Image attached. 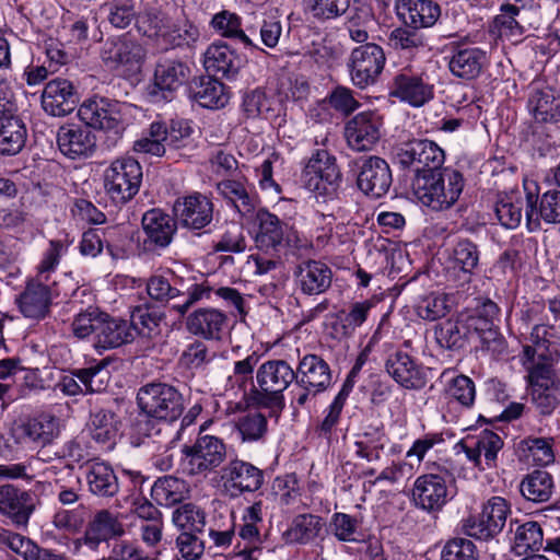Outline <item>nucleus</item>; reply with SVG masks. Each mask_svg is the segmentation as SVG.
<instances>
[{"label":"nucleus","instance_id":"nucleus-2","mask_svg":"<svg viewBox=\"0 0 560 560\" xmlns=\"http://www.w3.org/2000/svg\"><path fill=\"white\" fill-rule=\"evenodd\" d=\"M464 186L465 179L458 171L443 168L416 174L412 192L422 206L433 211H443L457 202Z\"/></svg>","mask_w":560,"mask_h":560},{"label":"nucleus","instance_id":"nucleus-17","mask_svg":"<svg viewBox=\"0 0 560 560\" xmlns=\"http://www.w3.org/2000/svg\"><path fill=\"white\" fill-rule=\"evenodd\" d=\"M383 117L374 110L353 116L345 127L348 145L358 152L372 150L382 138Z\"/></svg>","mask_w":560,"mask_h":560},{"label":"nucleus","instance_id":"nucleus-44","mask_svg":"<svg viewBox=\"0 0 560 560\" xmlns=\"http://www.w3.org/2000/svg\"><path fill=\"white\" fill-rule=\"evenodd\" d=\"M86 481L92 493L112 497L118 491L117 477L112 467L104 462H92L88 466Z\"/></svg>","mask_w":560,"mask_h":560},{"label":"nucleus","instance_id":"nucleus-9","mask_svg":"<svg viewBox=\"0 0 560 560\" xmlns=\"http://www.w3.org/2000/svg\"><path fill=\"white\" fill-rule=\"evenodd\" d=\"M255 242L258 247L269 249L277 248L283 242L294 248L302 249L308 246L302 241L299 233L266 209H259L254 213Z\"/></svg>","mask_w":560,"mask_h":560},{"label":"nucleus","instance_id":"nucleus-33","mask_svg":"<svg viewBox=\"0 0 560 560\" xmlns=\"http://www.w3.org/2000/svg\"><path fill=\"white\" fill-rule=\"evenodd\" d=\"M386 371L406 388H419L424 384L423 368L405 351L398 350L388 357Z\"/></svg>","mask_w":560,"mask_h":560},{"label":"nucleus","instance_id":"nucleus-63","mask_svg":"<svg viewBox=\"0 0 560 560\" xmlns=\"http://www.w3.org/2000/svg\"><path fill=\"white\" fill-rule=\"evenodd\" d=\"M350 3L351 0H306L305 9L314 19L326 21L343 15Z\"/></svg>","mask_w":560,"mask_h":560},{"label":"nucleus","instance_id":"nucleus-42","mask_svg":"<svg viewBox=\"0 0 560 560\" xmlns=\"http://www.w3.org/2000/svg\"><path fill=\"white\" fill-rule=\"evenodd\" d=\"M26 128L16 115L0 117V153L15 155L24 147Z\"/></svg>","mask_w":560,"mask_h":560},{"label":"nucleus","instance_id":"nucleus-43","mask_svg":"<svg viewBox=\"0 0 560 560\" xmlns=\"http://www.w3.org/2000/svg\"><path fill=\"white\" fill-rule=\"evenodd\" d=\"M529 112L539 122L560 120V97L551 88L536 91L528 102Z\"/></svg>","mask_w":560,"mask_h":560},{"label":"nucleus","instance_id":"nucleus-12","mask_svg":"<svg viewBox=\"0 0 560 560\" xmlns=\"http://www.w3.org/2000/svg\"><path fill=\"white\" fill-rule=\"evenodd\" d=\"M395 159L399 164L413 167L417 174L438 171L444 163V151L428 139H412L401 142L395 151Z\"/></svg>","mask_w":560,"mask_h":560},{"label":"nucleus","instance_id":"nucleus-34","mask_svg":"<svg viewBox=\"0 0 560 560\" xmlns=\"http://www.w3.org/2000/svg\"><path fill=\"white\" fill-rule=\"evenodd\" d=\"M295 378V371L284 360L266 361L256 372L258 386L271 394L282 393Z\"/></svg>","mask_w":560,"mask_h":560},{"label":"nucleus","instance_id":"nucleus-1","mask_svg":"<svg viewBox=\"0 0 560 560\" xmlns=\"http://www.w3.org/2000/svg\"><path fill=\"white\" fill-rule=\"evenodd\" d=\"M550 328L536 325L530 332L533 345L523 349L521 362L527 371V381L534 405L542 415H550L560 402V373L551 364L556 349H551Z\"/></svg>","mask_w":560,"mask_h":560},{"label":"nucleus","instance_id":"nucleus-53","mask_svg":"<svg viewBox=\"0 0 560 560\" xmlns=\"http://www.w3.org/2000/svg\"><path fill=\"white\" fill-rule=\"evenodd\" d=\"M162 316L155 310L149 307H136L131 313L129 324L135 329V337L154 339L161 334Z\"/></svg>","mask_w":560,"mask_h":560},{"label":"nucleus","instance_id":"nucleus-39","mask_svg":"<svg viewBox=\"0 0 560 560\" xmlns=\"http://www.w3.org/2000/svg\"><path fill=\"white\" fill-rule=\"evenodd\" d=\"M142 229L148 240L159 247H167L175 234L176 223L170 214L151 209L142 217Z\"/></svg>","mask_w":560,"mask_h":560},{"label":"nucleus","instance_id":"nucleus-7","mask_svg":"<svg viewBox=\"0 0 560 560\" xmlns=\"http://www.w3.org/2000/svg\"><path fill=\"white\" fill-rule=\"evenodd\" d=\"M182 468L191 476H206L219 467L226 455L222 440L213 435H203L192 445L183 447Z\"/></svg>","mask_w":560,"mask_h":560},{"label":"nucleus","instance_id":"nucleus-8","mask_svg":"<svg viewBox=\"0 0 560 560\" xmlns=\"http://www.w3.org/2000/svg\"><path fill=\"white\" fill-rule=\"evenodd\" d=\"M138 30L143 35L161 39L165 45L173 47L188 46L199 37V31L195 25L188 22L179 25L161 12L141 16L138 20Z\"/></svg>","mask_w":560,"mask_h":560},{"label":"nucleus","instance_id":"nucleus-4","mask_svg":"<svg viewBox=\"0 0 560 560\" xmlns=\"http://www.w3.org/2000/svg\"><path fill=\"white\" fill-rule=\"evenodd\" d=\"M140 410L150 418L173 422L184 410L180 393L173 386L163 383H151L142 386L137 394Z\"/></svg>","mask_w":560,"mask_h":560},{"label":"nucleus","instance_id":"nucleus-29","mask_svg":"<svg viewBox=\"0 0 560 560\" xmlns=\"http://www.w3.org/2000/svg\"><path fill=\"white\" fill-rule=\"evenodd\" d=\"M57 144L65 156L74 160L89 156L93 152L95 138L86 128L67 125L59 128Z\"/></svg>","mask_w":560,"mask_h":560},{"label":"nucleus","instance_id":"nucleus-48","mask_svg":"<svg viewBox=\"0 0 560 560\" xmlns=\"http://www.w3.org/2000/svg\"><path fill=\"white\" fill-rule=\"evenodd\" d=\"M324 523L319 516L312 514L298 515L284 532V539L290 544H307L317 538Z\"/></svg>","mask_w":560,"mask_h":560},{"label":"nucleus","instance_id":"nucleus-58","mask_svg":"<svg viewBox=\"0 0 560 560\" xmlns=\"http://www.w3.org/2000/svg\"><path fill=\"white\" fill-rule=\"evenodd\" d=\"M259 362V354L252 352L245 359L234 362L233 373L228 376L226 386L230 390H241L243 394L253 381L255 366Z\"/></svg>","mask_w":560,"mask_h":560},{"label":"nucleus","instance_id":"nucleus-52","mask_svg":"<svg viewBox=\"0 0 560 560\" xmlns=\"http://www.w3.org/2000/svg\"><path fill=\"white\" fill-rule=\"evenodd\" d=\"M523 458L532 465L547 466L555 460L552 440L547 438H528L521 442Z\"/></svg>","mask_w":560,"mask_h":560},{"label":"nucleus","instance_id":"nucleus-5","mask_svg":"<svg viewBox=\"0 0 560 560\" xmlns=\"http://www.w3.org/2000/svg\"><path fill=\"white\" fill-rule=\"evenodd\" d=\"M439 382L442 384L440 404L443 418L447 422H455L458 415L470 409L476 399L474 381L464 375L455 374L453 370H444Z\"/></svg>","mask_w":560,"mask_h":560},{"label":"nucleus","instance_id":"nucleus-3","mask_svg":"<svg viewBox=\"0 0 560 560\" xmlns=\"http://www.w3.org/2000/svg\"><path fill=\"white\" fill-rule=\"evenodd\" d=\"M142 177V166L136 159L120 156L104 171V190L115 206H124L138 194Z\"/></svg>","mask_w":560,"mask_h":560},{"label":"nucleus","instance_id":"nucleus-14","mask_svg":"<svg viewBox=\"0 0 560 560\" xmlns=\"http://www.w3.org/2000/svg\"><path fill=\"white\" fill-rule=\"evenodd\" d=\"M60 433V421L50 413H42L35 418L15 420L11 427V436L22 447L45 446L50 444Z\"/></svg>","mask_w":560,"mask_h":560},{"label":"nucleus","instance_id":"nucleus-49","mask_svg":"<svg viewBox=\"0 0 560 560\" xmlns=\"http://www.w3.org/2000/svg\"><path fill=\"white\" fill-rule=\"evenodd\" d=\"M90 433L95 442L110 448L119 433V423L116 416L110 411H96L91 417Z\"/></svg>","mask_w":560,"mask_h":560},{"label":"nucleus","instance_id":"nucleus-35","mask_svg":"<svg viewBox=\"0 0 560 560\" xmlns=\"http://www.w3.org/2000/svg\"><path fill=\"white\" fill-rule=\"evenodd\" d=\"M489 60L487 52L479 47H459L450 57L448 68L453 75L472 80L480 75Z\"/></svg>","mask_w":560,"mask_h":560},{"label":"nucleus","instance_id":"nucleus-19","mask_svg":"<svg viewBox=\"0 0 560 560\" xmlns=\"http://www.w3.org/2000/svg\"><path fill=\"white\" fill-rule=\"evenodd\" d=\"M78 116L86 126L100 130L117 129L121 121L120 105L103 97L84 101Z\"/></svg>","mask_w":560,"mask_h":560},{"label":"nucleus","instance_id":"nucleus-54","mask_svg":"<svg viewBox=\"0 0 560 560\" xmlns=\"http://www.w3.org/2000/svg\"><path fill=\"white\" fill-rule=\"evenodd\" d=\"M352 387V383L349 380L346 381L331 404L324 410V418L317 427V432L320 436L329 438L338 425L341 411Z\"/></svg>","mask_w":560,"mask_h":560},{"label":"nucleus","instance_id":"nucleus-62","mask_svg":"<svg viewBox=\"0 0 560 560\" xmlns=\"http://www.w3.org/2000/svg\"><path fill=\"white\" fill-rule=\"evenodd\" d=\"M196 97L199 104L207 108L224 107L230 100L224 84L215 79H208L201 82Z\"/></svg>","mask_w":560,"mask_h":560},{"label":"nucleus","instance_id":"nucleus-13","mask_svg":"<svg viewBox=\"0 0 560 560\" xmlns=\"http://www.w3.org/2000/svg\"><path fill=\"white\" fill-rule=\"evenodd\" d=\"M385 60L382 47L376 44L354 48L347 63L352 83L360 89L374 84L384 69Z\"/></svg>","mask_w":560,"mask_h":560},{"label":"nucleus","instance_id":"nucleus-22","mask_svg":"<svg viewBox=\"0 0 560 560\" xmlns=\"http://www.w3.org/2000/svg\"><path fill=\"white\" fill-rule=\"evenodd\" d=\"M102 59L110 68H122L126 72H137L144 59V49L133 40L125 37L118 38L105 44Z\"/></svg>","mask_w":560,"mask_h":560},{"label":"nucleus","instance_id":"nucleus-30","mask_svg":"<svg viewBox=\"0 0 560 560\" xmlns=\"http://www.w3.org/2000/svg\"><path fill=\"white\" fill-rule=\"evenodd\" d=\"M525 219L530 231L539 226L542 220L547 224L560 223V190L551 189L544 192L539 199L538 210L534 195H526Z\"/></svg>","mask_w":560,"mask_h":560},{"label":"nucleus","instance_id":"nucleus-18","mask_svg":"<svg viewBox=\"0 0 560 560\" xmlns=\"http://www.w3.org/2000/svg\"><path fill=\"white\" fill-rule=\"evenodd\" d=\"M357 184L366 196L375 199L383 197L392 185L388 163L380 156L362 159Z\"/></svg>","mask_w":560,"mask_h":560},{"label":"nucleus","instance_id":"nucleus-61","mask_svg":"<svg viewBox=\"0 0 560 560\" xmlns=\"http://www.w3.org/2000/svg\"><path fill=\"white\" fill-rule=\"evenodd\" d=\"M102 315L103 312L96 307H89L74 315L71 323V331L73 336L78 339H85L92 336L94 343L100 324L102 323Z\"/></svg>","mask_w":560,"mask_h":560},{"label":"nucleus","instance_id":"nucleus-40","mask_svg":"<svg viewBox=\"0 0 560 560\" xmlns=\"http://www.w3.org/2000/svg\"><path fill=\"white\" fill-rule=\"evenodd\" d=\"M217 190L242 217L254 213L255 196L249 191L243 178H228L217 184Z\"/></svg>","mask_w":560,"mask_h":560},{"label":"nucleus","instance_id":"nucleus-50","mask_svg":"<svg viewBox=\"0 0 560 560\" xmlns=\"http://www.w3.org/2000/svg\"><path fill=\"white\" fill-rule=\"evenodd\" d=\"M211 25L221 36L236 38L245 47L259 49L243 32L241 18L236 13L223 10L212 18Z\"/></svg>","mask_w":560,"mask_h":560},{"label":"nucleus","instance_id":"nucleus-37","mask_svg":"<svg viewBox=\"0 0 560 560\" xmlns=\"http://www.w3.org/2000/svg\"><path fill=\"white\" fill-rule=\"evenodd\" d=\"M296 283L305 294H320L331 282L330 268L316 260L301 262L295 271Z\"/></svg>","mask_w":560,"mask_h":560},{"label":"nucleus","instance_id":"nucleus-28","mask_svg":"<svg viewBox=\"0 0 560 560\" xmlns=\"http://www.w3.org/2000/svg\"><path fill=\"white\" fill-rule=\"evenodd\" d=\"M203 67L214 77L233 78L242 66L240 56L222 42L212 43L203 54Z\"/></svg>","mask_w":560,"mask_h":560},{"label":"nucleus","instance_id":"nucleus-21","mask_svg":"<svg viewBox=\"0 0 560 560\" xmlns=\"http://www.w3.org/2000/svg\"><path fill=\"white\" fill-rule=\"evenodd\" d=\"M222 480L225 489L237 495L258 490L264 482V474L248 462L233 459L222 469Z\"/></svg>","mask_w":560,"mask_h":560},{"label":"nucleus","instance_id":"nucleus-59","mask_svg":"<svg viewBox=\"0 0 560 560\" xmlns=\"http://www.w3.org/2000/svg\"><path fill=\"white\" fill-rule=\"evenodd\" d=\"M153 133L162 137L165 145L179 148L184 140L190 137L191 128L188 121L183 119L171 120L170 124L153 121Z\"/></svg>","mask_w":560,"mask_h":560},{"label":"nucleus","instance_id":"nucleus-55","mask_svg":"<svg viewBox=\"0 0 560 560\" xmlns=\"http://www.w3.org/2000/svg\"><path fill=\"white\" fill-rule=\"evenodd\" d=\"M102 9L106 12L108 22L117 28H126L141 18L136 8V0H110Z\"/></svg>","mask_w":560,"mask_h":560},{"label":"nucleus","instance_id":"nucleus-51","mask_svg":"<svg viewBox=\"0 0 560 560\" xmlns=\"http://www.w3.org/2000/svg\"><path fill=\"white\" fill-rule=\"evenodd\" d=\"M553 480L550 474L536 470L528 475L521 483V492L529 501L545 502L552 494Z\"/></svg>","mask_w":560,"mask_h":560},{"label":"nucleus","instance_id":"nucleus-11","mask_svg":"<svg viewBox=\"0 0 560 560\" xmlns=\"http://www.w3.org/2000/svg\"><path fill=\"white\" fill-rule=\"evenodd\" d=\"M511 513L510 503L502 497H491L481 506L478 516H470L464 523V529L470 537L487 540L500 534Z\"/></svg>","mask_w":560,"mask_h":560},{"label":"nucleus","instance_id":"nucleus-32","mask_svg":"<svg viewBox=\"0 0 560 560\" xmlns=\"http://www.w3.org/2000/svg\"><path fill=\"white\" fill-rule=\"evenodd\" d=\"M101 322L94 342L97 351L118 348L135 340V329L128 320L103 313Z\"/></svg>","mask_w":560,"mask_h":560},{"label":"nucleus","instance_id":"nucleus-6","mask_svg":"<svg viewBox=\"0 0 560 560\" xmlns=\"http://www.w3.org/2000/svg\"><path fill=\"white\" fill-rule=\"evenodd\" d=\"M302 180L304 187L316 197L331 198L341 180L336 158L326 150H317L306 163Z\"/></svg>","mask_w":560,"mask_h":560},{"label":"nucleus","instance_id":"nucleus-23","mask_svg":"<svg viewBox=\"0 0 560 560\" xmlns=\"http://www.w3.org/2000/svg\"><path fill=\"white\" fill-rule=\"evenodd\" d=\"M397 18L410 28L433 26L441 15V9L432 0H396Z\"/></svg>","mask_w":560,"mask_h":560},{"label":"nucleus","instance_id":"nucleus-46","mask_svg":"<svg viewBox=\"0 0 560 560\" xmlns=\"http://www.w3.org/2000/svg\"><path fill=\"white\" fill-rule=\"evenodd\" d=\"M189 487L185 480L165 476L158 479L151 489L153 500L164 506H171L188 498Z\"/></svg>","mask_w":560,"mask_h":560},{"label":"nucleus","instance_id":"nucleus-64","mask_svg":"<svg viewBox=\"0 0 560 560\" xmlns=\"http://www.w3.org/2000/svg\"><path fill=\"white\" fill-rule=\"evenodd\" d=\"M451 259L454 269L470 275L478 266L479 250L472 242L468 240L459 241L453 248Z\"/></svg>","mask_w":560,"mask_h":560},{"label":"nucleus","instance_id":"nucleus-57","mask_svg":"<svg viewBox=\"0 0 560 560\" xmlns=\"http://www.w3.org/2000/svg\"><path fill=\"white\" fill-rule=\"evenodd\" d=\"M514 549L517 553L538 551L542 547V530L538 523L526 522L520 525L514 534Z\"/></svg>","mask_w":560,"mask_h":560},{"label":"nucleus","instance_id":"nucleus-47","mask_svg":"<svg viewBox=\"0 0 560 560\" xmlns=\"http://www.w3.org/2000/svg\"><path fill=\"white\" fill-rule=\"evenodd\" d=\"M521 8L514 3H503L500 13L494 18L493 32L500 38L518 43L525 32L524 26L517 21Z\"/></svg>","mask_w":560,"mask_h":560},{"label":"nucleus","instance_id":"nucleus-60","mask_svg":"<svg viewBox=\"0 0 560 560\" xmlns=\"http://www.w3.org/2000/svg\"><path fill=\"white\" fill-rule=\"evenodd\" d=\"M172 521L183 533L200 532L206 524V516L200 508L186 503L173 512Z\"/></svg>","mask_w":560,"mask_h":560},{"label":"nucleus","instance_id":"nucleus-24","mask_svg":"<svg viewBox=\"0 0 560 560\" xmlns=\"http://www.w3.org/2000/svg\"><path fill=\"white\" fill-rule=\"evenodd\" d=\"M125 534L124 525L117 514L103 510L89 523L83 538L75 540L77 548L82 544L95 550L101 542Z\"/></svg>","mask_w":560,"mask_h":560},{"label":"nucleus","instance_id":"nucleus-36","mask_svg":"<svg viewBox=\"0 0 560 560\" xmlns=\"http://www.w3.org/2000/svg\"><path fill=\"white\" fill-rule=\"evenodd\" d=\"M228 326V316L217 308H199L187 318L188 330L205 339L219 340Z\"/></svg>","mask_w":560,"mask_h":560},{"label":"nucleus","instance_id":"nucleus-25","mask_svg":"<svg viewBox=\"0 0 560 560\" xmlns=\"http://www.w3.org/2000/svg\"><path fill=\"white\" fill-rule=\"evenodd\" d=\"M57 295L54 287L34 279L20 295L19 306L25 317L42 319L49 313L51 302Z\"/></svg>","mask_w":560,"mask_h":560},{"label":"nucleus","instance_id":"nucleus-41","mask_svg":"<svg viewBox=\"0 0 560 560\" xmlns=\"http://www.w3.org/2000/svg\"><path fill=\"white\" fill-rule=\"evenodd\" d=\"M387 442V436L381 424H364L354 442L355 454L368 462L377 460Z\"/></svg>","mask_w":560,"mask_h":560},{"label":"nucleus","instance_id":"nucleus-15","mask_svg":"<svg viewBox=\"0 0 560 560\" xmlns=\"http://www.w3.org/2000/svg\"><path fill=\"white\" fill-rule=\"evenodd\" d=\"M416 504L425 511H439L454 495L452 479L447 472L419 476L413 485Z\"/></svg>","mask_w":560,"mask_h":560},{"label":"nucleus","instance_id":"nucleus-45","mask_svg":"<svg viewBox=\"0 0 560 560\" xmlns=\"http://www.w3.org/2000/svg\"><path fill=\"white\" fill-rule=\"evenodd\" d=\"M524 198L518 190L498 195L494 211L502 226L515 229L523 219Z\"/></svg>","mask_w":560,"mask_h":560},{"label":"nucleus","instance_id":"nucleus-31","mask_svg":"<svg viewBox=\"0 0 560 560\" xmlns=\"http://www.w3.org/2000/svg\"><path fill=\"white\" fill-rule=\"evenodd\" d=\"M34 510L32 495L12 485L0 487V513L18 526H25Z\"/></svg>","mask_w":560,"mask_h":560},{"label":"nucleus","instance_id":"nucleus-27","mask_svg":"<svg viewBox=\"0 0 560 560\" xmlns=\"http://www.w3.org/2000/svg\"><path fill=\"white\" fill-rule=\"evenodd\" d=\"M503 441L497 433L485 430L477 439L467 441L463 448L467 458L480 470L495 466L498 453Z\"/></svg>","mask_w":560,"mask_h":560},{"label":"nucleus","instance_id":"nucleus-38","mask_svg":"<svg viewBox=\"0 0 560 560\" xmlns=\"http://www.w3.org/2000/svg\"><path fill=\"white\" fill-rule=\"evenodd\" d=\"M298 384L325 392L331 385V371L328 363L316 354H305L295 371Z\"/></svg>","mask_w":560,"mask_h":560},{"label":"nucleus","instance_id":"nucleus-26","mask_svg":"<svg viewBox=\"0 0 560 560\" xmlns=\"http://www.w3.org/2000/svg\"><path fill=\"white\" fill-rule=\"evenodd\" d=\"M75 102L74 86L67 79L58 78L49 81L42 93L44 110L55 117H62L71 113L75 107Z\"/></svg>","mask_w":560,"mask_h":560},{"label":"nucleus","instance_id":"nucleus-10","mask_svg":"<svg viewBox=\"0 0 560 560\" xmlns=\"http://www.w3.org/2000/svg\"><path fill=\"white\" fill-rule=\"evenodd\" d=\"M389 95L401 103L419 108L433 100L434 84L428 74L406 68L393 77Z\"/></svg>","mask_w":560,"mask_h":560},{"label":"nucleus","instance_id":"nucleus-16","mask_svg":"<svg viewBox=\"0 0 560 560\" xmlns=\"http://www.w3.org/2000/svg\"><path fill=\"white\" fill-rule=\"evenodd\" d=\"M189 77L190 68L187 63L177 59H160L155 66L149 96L153 102L170 101L173 93L184 85Z\"/></svg>","mask_w":560,"mask_h":560},{"label":"nucleus","instance_id":"nucleus-20","mask_svg":"<svg viewBox=\"0 0 560 560\" xmlns=\"http://www.w3.org/2000/svg\"><path fill=\"white\" fill-rule=\"evenodd\" d=\"M174 213L183 226L200 230L211 222L213 205L208 197L194 192L175 201Z\"/></svg>","mask_w":560,"mask_h":560},{"label":"nucleus","instance_id":"nucleus-56","mask_svg":"<svg viewBox=\"0 0 560 560\" xmlns=\"http://www.w3.org/2000/svg\"><path fill=\"white\" fill-rule=\"evenodd\" d=\"M278 103L266 95L261 90H254L244 95L243 109L248 117H264L266 119L276 116Z\"/></svg>","mask_w":560,"mask_h":560}]
</instances>
